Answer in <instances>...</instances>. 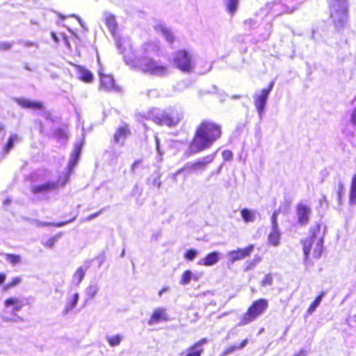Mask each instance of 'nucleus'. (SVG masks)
Here are the masks:
<instances>
[{"mask_svg": "<svg viewBox=\"0 0 356 356\" xmlns=\"http://www.w3.org/2000/svg\"><path fill=\"white\" fill-rule=\"evenodd\" d=\"M221 127L213 122L203 121L196 130L191 144L192 152L197 153L210 147L221 136Z\"/></svg>", "mask_w": 356, "mask_h": 356, "instance_id": "obj_1", "label": "nucleus"}, {"mask_svg": "<svg viewBox=\"0 0 356 356\" xmlns=\"http://www.w3.org/2000/svg\"><path fill=\"white\" fill-rule=\"evenodd\" d=\"M83 145V138L75 143L74 150L68 163V174L65 173L60 175L56 181H49L41 184L33 186V193L46 195L49 193L57 191L60 187L63 186L67 182L70 174L72 172L74 168L78 163Z\"/></svg>", "mask_w": 356, "mask_h": 356, "instance_id": "obj_2", "label": "nucleus"}, {"mask_svg": "<svg viewBox=\"0 0 356 356\" xmlns=\"http://www.w3.org/2000/svg\"><path fill=\"white\" fill-rule=\"evenodd\" d=\"M148 118L159 125L174 127L180 122L182 114L175 108H169L165 111L153 108L148 113Z\"/></svg>", "mask_w": 356, "mask_h": 356, "instance_id": "obj_3", "label": "nucleus"}, {"mask_svg": "<svg viewBox=\"0 0 356 356\" xmlns=\"http://www.w3.org/2000/svg\"><path fill=\"white\" fill-rule=\"evenodd\" d=\"M130 61L141 71L151 75L165 76L170 72L168 66L150 58L149 56L137 57L135 60Z\"/></svg>", "mask_w": 356, "mask_h": 356, "instance_id": "obj_4", "label": "nucleus"}, {"mask_svg": "<svg viewBox=\"0 0 356 356\" xmlns=\"http://www.w3.org/2000/svg\"><path fill=\"white\" fill-rule=\"evenodd\" d=\"M348 4L346 0H330V15L335 29L339 31L347 24Z\"/></svg>", "mask_w": 356, "mask_h": 356, "instance_id": "obj_5", "label": "nucleus"}, {"mask_svg": "<svg viewBox=\"0 0 356 356\" xmlns=\"http://www.w3.org/2000/svg\"><path fill=\"white\" fill-rule=\"evenodd\" d=\"M268 302L266 299H259L254 301L246 313L243 316L239 326L247 325L254 321L258 316L261 315L268 308Z\"/></svg>", "mask_w": 356, "mask_h": 356, "instance_id": "obj_6", "label": "nucleus"}, {"mask_svg": "<svg viewBox=\"0 0 356 356\" xmlns=\"http://www.w3.org/2000/svg\"><path fill=\"white\" fill-rule=\"evenodd\" d=\"M323 237L317 234H314L306 238L303 243V252L305 259L309 257L311 252H312L315 258H319L323 251Z\"/></svg>", "mask_w": 356, "mask_h": 356, "instance_id": "obj_7", "label": "nucleus"}, {"mask_svg": "<svg viewBox=\"0 0 356 356\" xmlns=\"http://www.w3.org/2000/svg\"><path fill=\"white\" fill-rule=\"evenodd\" d=\"M173 60L175 65L182 72H188L195 67L193 56L184 50L177 51Z\"/></svg>", "mask_w": 356, "mask_h": 356, "instance_id": "obj_8", "label": "nucleus"}, {"mask_svg": "<svg viewBox=\"0 0 356 356\" xmlns=\"http://www.w3.org/2000/svg\"><path fill=\"white\" fill-rule=\"evenodd\" d=\"M215 158V154L204 156L196 161L187 163L182 168L177 170L174 174V178L180 174L182 171L186 170L188 172H197L204 170L207 165L211 163Z\"/></svg>", "mask_w": 356, "mask_h": 356, "instance_id": "obj_9", "label": "nucleus"}, {"mask_svg": "<svg viewBox=\"0 0 356 356\" xmlns=\"http://www.w3.org/2000/svg\"><path fill=\"white\" fill-rule=\"evenodd\" d=\"M24 304L22 300L17 297H10L7 298L4 301V307L6 309H8L12 307V312L13 316L9 317L6 315L2 316V319L6 322H17L18 320H21V318L15 314V312H19L23 307Z\"/></svg>", "mask_w": 356, "mask_h": 356, "instance_id": "obj_10", "label": "nucleus"}, {"mask_svg": "<svg viewBox=\"0 0 356 356\" xmlns=\"http://www.w3.org/2000/svg\"><path fill=\"white\" fill-rule=\"evenodd\" d=\"M269 95L267 90H258L253 95L254 105L259 118L261 120L264 116Z\"/></svg>", "mask_w": 356, "mask_h": 356, "instance_id": "obj_11", "label": "nucleus"}, {"mask_svg": "<svg viewBox=\"0 0 356 356\" xmlns=\"http://www.w3.org/2000/svg\"><path fill=\"white\" fill-rule=\"evenodd\" d=\"M104 21L109 31L115 39L116 45L120 53H124L125 48L122 47L121 40L118 38L116 35L118 24L115 16L109 13H104Z\"/></svg>", "mask_w": 356, "mask_h": 356, "instance_id": "obj_12", "label": "nucleus"}, {"mask_svg": "<svg viewBox=\"0 0 356 356\" xmlns=\"http://www.w3.org/2000/svg\"><path fill=\"white\" fill-rule=\"evenodd\" d=\"M254 249V245H250L245 248L243 249H237L235 250H232L227 252V258L228 259V261L231 264H234V262L242 260L244 258L248 257Z\"/></svg>", "mask_w": 356, "mask_h": 356, "instance_id": "obj_13", "label": "nucleus"}, {"mask_svg": "<svg viewBox=\"0 0 356 356\" xmlns=\"http://www.w3.org/2000/svg\"><path fill=\"white\" fill-rule=\"evenodd\" d=\"M79 299V294L77 292L72 293L66 298L62 314L66 316L70 314L76 306Z\"/></svg>", "mask_w": 356, "mask_h": 356, "instance_id": "obj_14", "label": "nucleus"}, {"mask_svg": "<svg viewBox=\"0 0 356 356\" xmlns=\"http://www.w3.org/2000/svg\"><path fill=\"white\" fill-rule=\"evenodd\" d=\"M311 209L304 204H299L297 207V215L298 222L302 225H306L309 222Z\"/></svg>", "mask_w": 356, "mask_h": 356, "instance_id": "obj_15", "label": "nucleus"}, {"mask_svg": "<svg viewBox=\"0 0 356 356\" xmlns=\"http://www.w3.org/2000/svg\"><path fill=\"white\" fill-rule=\"evenodd\" d=\"M168 320L165 309L163 308L156 309L149 319L148 324L150 325L157 324L160 321H166Z\"/></svg>", "mask_w": 356, "mask_h": 356, "instance_id": "obj_16", "label": "nucleus"}, {"mask_svg": "<svg viewBox=\"0 0 356 356\" xmlns=\"http://www.w3.org/2000/svg\"><path fill=\"white\" fill-rule=\"evenodd\" d=\"M98 74L100 77L101 88L106 90H111L115 88L114 79L112 76L104 74L102 69L99 70Z\"/></svg>", "mask_w": 356, "mask_h": 356, "instance_id": "obj_17", "label": "nucleus"}, {"mask_svg": "<svg viewBox=\"0 0 356 356\" xmlns=\"http://www.w3.org/2000/svg\"><path fill=\"white\" fill-rule=\"evenodd\" d=\"M207 339L204 338L195 343L192 347L189 348L184 356H201L203 352L202 346L207 343Z\"/></svg>", "mask_w": 356, "mask_h": 356, "instance_id": "obj_18", "label": "nucleus"}, {"mask_svg": "<svg viewBox=\"0 0 356 356\" xmlns=\"http://www.w3.org/2000/svg\"><path fill=\"white\" fill-rule=\"evenodd\" d=\"M220 259V253L218 252H212L207 254L204 259L198 261L199 265L211 266L217 264Z\"/></svg>", "mask_w": 356, "mask_h": 356, "instance_id": "obj_19", "label": "nucleus"}, {"mask_svg": "<svg viewBox=\"0 0 356 356\" xmlns=\"http://www.w3.org/2000/svg\"><path fill=\"white\" fill-rule=\"evenodd\" d=\"M154 29L158 32L161 33L167 42L172 43L174 40V35L172 31L165 26L163 24L159 22L154 26Z\"/></svg>", "mask_w": 356, "mask_h": 356, "instance_id": "obj_20", "label": "nucleus"}, {"mask_svg": "<svg viewBox=\"0 0 356 356\" xmlns=\"http://www.w3.org/2000/svg\"><path fill=\"white\" fill-rule=\"evenodd\" d=\"M17 104L24 108L42 109L43 105L40 102L31 101L25 98L16 99Z\"/></svg>", "mask_w": 356, "mask_h": 356, "instance_id": "obj_21", "label": "nucleus"}, {"mask_svg": "<svg viewBox=\"0 0 356 356\" xmlns=\"http://www.w3.org/2000/svg\"><path fill=\"white\" fill-rule=\"evenodd\" d=\"M77 72H78L79 77L81 81H83L84 82H87V83H90V82L92 81L93 74L88 69H86L83 67H81V66H78Z\"/></svg>", "mask_w": 356, "mask_h": 356, "instance_id": "obj_22", "label": "nucleus"}, {"mask_svg": "<svg viewBox=\"0 0 356 356\" xmlns=\"http://www.w3.org/2000/svg\"><path fill=\"white\" fill-rule=\"evenodd\" d=\"M241 214L245 222H254L256 220L257 216L259 215L256 211L248 209H243L241 211Z\"/></svg>", "mask_w": 356, "mask_h": 356, "instance_id": "obj_23", "label": "nucleus"}, {"mask_svg": "<svg viewBox=\"0 0 356 356\" xmlns=\"http://www.w3.org/2000/svg\"><path fill=\"white\" fill-rule=\"evenodd\" d=\"M268 242L274 246H277L280 244V232L278 227H271V231L268 234Z\"/></svg>", "mask_w": 356, "mask_h": 356, "instance_id": "obj_24", "label": "nucleus"}, {"mask_svg": "<svg viewBox=\"0 0 356 356\" xmlns=\"http://www.w3.org/2000/svg\"><path fill=\"white\" fill-rule=\"evenodd\" d=\"M129 134V130L127 127H120L115 134L114 139L117 143H122L125 138Z\"/></svg>", "mask_w": 356, "mask_h": 356, "instance_id": "obj_25", "label": "nucleus"}, {"mask_svg": "<svg viewBox=\"0 0 356 356\" xmlns=\"http://www.w3.org/2000/svg\"><path fill=\"white\" fill-rule=\"evenodd\" d=\"M99 290L97 283L92 282L86 289L85 293L88 299H93Z\"/></svg>", "mask_w": 356, "mask_h": 356, "instance_id": "obj_26", "label": "nucleus"}, {"mask_svg": "<svg viewBox=\"0 0 356 356\" xmlns=\"http://www.w3.org/2000/svg\"><path fill=\"white\" fill-rule=\"evenodd\" d=\"M21 140V138L17 134H13L10 136L8 143L3 147V153L8 154L14 147L15 143Z\"/></svg>", "mask_w": 356, "mask_h": 356, "instance_id": "obj_27", "label": "nucleus"}, {"mask_svg": "<svg viewBox=\"0 0 356 356\" xmlns=\"http://www.w3.org/2000/svg\"><path fill=\"white\" fill-rule=\"evenodd\" d=\"M349 203L352 205L356 204V174L352 178Z\"/></svg>", "mask_w": 356, "mask_h": 356, "instance_id": "obj_28", "label": "nucleus"}, {"mask_svg": "<svg viewBox=\"0 0 356 356\" xmlns=\"http://www.w3.org/2000/svg\"><path fill=\"white\" fill-rule=\"evenodd\" d=\"M86 275V270L83 267L77 268L72 277V283L75 285H79L83 280Z\"/></svg>", "mask_w": 356, "mask_h": 356, "instance_id": "obj_29", "label": "nucleus"}, {"mask_svg": "<svg viewBox=\"0 0 356 356\" xmlns=\"http://www.w3.org/2000/svg\"><path fill=\"white\" fill-rule=\"evenodd\" d=\"M122 334H116L114 336H107L106 337V341L111 346H118L123 339Z\"/></svg>", "mask_w": 356, "mask_h": 356, "instance_id": "obj_30", "label": "nucleus"}, {"mask_svg": "<svg viewBox=\"0 0 356 356\" xmlns=\"http://www.w3.org/2000/svg\"><path fill=\"white\" fill-rule=\"evenodd\" d=\"M248 340L247 339H245L238 346H232L227 348L224 350L222 356H225V355H229V354L234 353L236 350H240V349L243 348L244 347L246 346V345L248 344Z\"/></svg>", "mask_w": 356, "mask_h": 356, "instance_id": "obj_31", "label": "nucleus"}, {"mask_svg": "<svg viewBox=\"0 0 356 356\" xmlns=\"http://www.w3.org/2000/svg\"><path fill=\"white\" fill-rule=\"evenodd\" d=\"M193 273L190 270H187L183 273L181 276L179 284L181 285H187L192 280Z\"/></svg>", "mask_w": 356, "mask_h": 356, "instance_id": "obj_32", "label": "nucleus"}, {"mask_svg": "<svg viewBox=\"0 0 356 356\" xmlns=\"http://www.w3.org/2000/svg\"><path fill=\"white\" fill-rule=\"evenodd\" d=\"M324 295H325V293L323 292H322L321 294L319 295L315 299V300L310 305V306L308 308L307 312L308 314H312L316 309V308L321 304Z\"/></svg>", "mask_w": 356, "mask_h": 356, "instance_id": "obj_33", "label": "nucleus"}, {"mask_svg": "<svg viewBox=\"0 0 356 356\" xmlns=\"http://www.w3.org/2000/svg\"><path fill=\"white\" fill-rule=\"evenodd\" d=\"M228 11L234 14L237 10L239 0H225Z\"/></svg>", "mask_w": 356, "mask_h": 356, "instance_id": "obj_34", "label": "nucleus"}, {"mask_svg": "<svg viewBox=\"0 0 356 356\" xmlns=\"http://www.w3.org/2000/svg\"><path fill=\"white\" fill-rule=\"evenodd\" d=\"M6 260L13 265L18 264L21 262V257L18 254H4Z\"/></svg>", "mask_w": 356, "mask_h": 356, "instance_id": "obj_35", "label": "nucleus"}, {"mask_svg": "<svg viewBox=\"0 0 356 356\" xmlns=\"http://www.w3.org/2000/svg\"><path fill=\"white\" fill-rule=\"evenodd\" d=\"M144 54L149 56L152 53H156L159 51V47L152 43H147L143 47Z\"/></svg>", "mask_w": 356, "mask_h": 356, "instance_id": "obj_36", "label": "nucleus"}, {"mask_svg": "<svg viewBox=\"0 0 356 356\" xmlns=\"http://www.w3.org/2000/svg\"><path fill=\"white\" fill-rule=\"evenodd\" d=\"M344 191H345V186H344L343 183L342 181H339L338 191H337L339 204H342V197L344 195Z\"/></svg>", "mask_w": 356, "mask_h": 356, "instance_id": "obj_37", "label": "nucleus"}, {"mask_svg": "<svg viewBox=\"0 0 356 356\" xmlns=\"http://www.w3.org/2000/svg\"><path fill=\"white\" fill-rule=\"evenodd\" d=\"M22 281V279L19 277H15L13 278V280L7 283L4 286V290H9L11 288L15 287V286L18 285Z\"/></svg>", "mask_w": 356, "mask_h": 356, "instance_id": "obj_38", "label": "nucleus"}, {"mask_svg": "<svg viewBox=\"0 0 356 356\" xmlns=\"http://www.w3.org/2000/svg\"><path fill=\"white\" fill-rule=\"evenodd\" d=\"M198 254V251L194 249H191L186 251L184 255V258L192 261L195 259V257Z\"/></svg>", "mask_w": 356, "mask_h": 356, "instance_id": "obj_39", "label": "nucleus"}, {"mask_svg": "<svg viewBox=\"0 0 356 356\" xmlns=\"http://www.w3.org/2000/svg\"><path fill=\"white\" fill-rule=\"evenodd\" d=\"M296 1L297 0H285L284 6H286V8H285L284 12H286V13L293 12L296 9V7L294 6H292L291 4Z\"/></svg>", "mask_w": 356, "mask_h": 356, "instance_id": "obj_40", "label": "nucleus"}, {"mask_svg": "<svg viewBox=\"0 0 356 356\" xmlns=\"http://www.w3.org/2000/svg\"><path fill=\"white\" fill-rule=\"evenodd\" d=\"M272 284L273 277L270 274L266 275L261 282V284L263 286H270Z\"/></svg>", "mask_w": 356, "mask_h": 356, "instance_id": "obj_41", "label": "nucleus"}, {"mask_svg": "<svg viewBox=\"0 0 356 356\" xmlns=\"http://www.w3.org/2000/svg\"><path fill=\"white\" fill-rule=\"evenodd\" d=\"M280 213L279 211H275L271 217V224L273 228L278 227L277 216Z\"/></svg>", "mask_w": 356, "mask_h": 356, "instance_id": "obj_42", "label": "nucleus"}, {"mask_svg": "<svg viewBox=\"0 0 356 356\" xmlns=\"http://www.w3.org/2000/svg\"><path fill=\"white\" fill-rule=\"evenodd\" d=\"M222 158L225 161H230L233 158V154L229 150H225L222 153Z\"/></svg>", "mask_w": 356, "mask_h": 356, "instance_id": "obj_43", "label": "nucleus"}, {"mask_svg": "<svg viewBox=\"0 0 356 356\" xmlns=\"http://www.w3.org/2000/svg\"><path fill=\"white\" fill-rule=\"evenodd\" d=\"M261 259L260 257L254 258L248 264L247 266V270L253 268L257 264H259L261 261Z\"/></svg>", "mask_w": 356, "mask_h": 356, "instance_id": "obj_44", "label": "nucleus"}, {"mask_svg": "<svg viewBox=\"0 0 356 356\" xmlns=\"http://www.w3.org/2000/svg\"><path fill=\"white\" fill-rule=\"evenodd\" d=\"M13 44L8 42H0V50L5 51L8 50L11 48Z\"/></svg>", "mask_w": 356, "mask_h": 356, "instance_id": "obj_45", "label": "nucleus"}, {"mask_svg": "<svg viewBox=\"0 0 356 356\" xmlns=\"http://www.w3.org/2000/svg\"><path fill=\"white\" fill-rule=\"evenodd\" d=\"M350 121L353 127L356 129V107L351 113Z\"/></svg>", "mask_w": 356, "mask_h": 356, "instance_id": "obj_46", "label": "nucleus"}, {"mask_svg": "<svg viewBox=\"0 0 356 356\" xmlns=\"http://www.w3.org/2000/svg\"><path fill=\"white\" fill-rule=\"evenodd\" d=\"M56 241V238L51 237L49 239H48L44 245L47 248H51L54 245Z\"/></svg>", "mask_w": 356, "mask_h": 356, "instance_id": "obj_47", "label": "nucleus"}, {"mask_svg": "<svg viewBox=\"0 0 356 356\" xmlns=\"http://www.w3.org/2000/svg\"><path fill=\"white\" fill-rule=\"evenodd\" d=\"M155 138V143H156V151L158 152V154H159L160 156H161V155L163 154V153L161 152V149H160V146H159V139L158 138L157 136H154Z\"/></svg>", "mask_w": 356, "mask_h": 356, "instance_id": "obj_48", "label": "nucleus"}, {"mask_svg": "<svg viewBox=\"0 0 356 356\" xmlns=\"http://www.w3.org/2000/svg\"><path fill=\"white\" fill-rule=\"evenodd\" d=\"M22 44L26 47H35L36 48L38 47L37 43L30 42V41H24V42H22Z\"/></svg>", "mask_w": 356, "mask_h": 356, "instance_id": "obj_49", "label": "nucleus"}, {"mask_svg": "<svg viewBox=\"0 0 356 356\" xmlns=\"http://www.w3.org/2000/svg\"><path fill=\"white\" fill-rule=\"evenodd\" d=\"M141 163V161L140 160H138V161H136L131 165V172H135L136 170L137 169V168L138 167V165L140 164Z\"/></svg>", "mask_w": 356, "mask_h": 356, "instance_id": "obj_50", "label": "nucleus"}, {"mask_svg": "<svg viewBox=\"0 0 356 356\" xmlns=\"http://www.w3.org/2000/svg\"><path fill=\"white\" fill-rule=\"evenodd\" d=\"M273 86H274V81H271L267 88H263L261 90H267L268 91V94L269 95L270 92H271V90H273Z\"/></svg>", "mask_w": 356, "mask_h": 356, "instance_id": "obj_51", "label": "nucleus"}, {"mask_svg": "<svg viewBox=\"0 0 356 356\" xmlns=\"http://www.w3.org/2000/svg\"><path fill=\"white\" fill-rule=\"evenodd\" d=\"M101 212H102V211H98V212H97V213H93V214H91L90 216H89L86 218V220H92V219H94L95 218L97 217V216L101 213Z\"/></svg>", "mask_w": 356, "mask_h": 356, "instance_id": "obj_52", "label": "nucleus"}, {"mask_svg": "<svg viewBox=\"0 0 356 356\" xmlns=\"http://www.w3.org/2000/svg\"><path fill=\"white\" fill-rule=\"evenodd\" d=\"M6 279V275L3 273H0V284H3Z\"/></svg>", "mask_w": 356, "mask_h": 356, "instance_id": "obj_53", "label": "nucleus"}, {"mask_svg": "<svg viewBox=\"0 0 356 356\" xmlns=\"http://www.w3.org/2000/svg\"><path fill=\"white\" fill-rule=\"evenodd\" d=\"M307 352L305 350H301L299 353L295 354L293 356H306Z\"/></svg>", "mask_w": 356, "mask_h": 356, "instance_id": "obj_54", "label": "nucleus"}, {"mask_svg": "<svg viewBox=\"0 0 356 356\" xmlns=\"http://www.w3.org/2000/svg\"><path fill=\"white\" fill-rule=\"evenodd\" d=\"M169 289V287L168 286H165V287H163L162 289H161L159 291V296L161 297L162 296V294L165 292H166L167 291H168Z\"/></svg>", "mask_w": 356, "mask_h": 356, "instance_id": "obj_55", "label": "nucleus"}, {"mask_svg": "<svg viewBox=\"0 0 356 356\" xmlns=\"http://www.w3.org/2000/svg\"><path fill=\"white\" fill-rule=\"evenodd\" d=\"M200 277V274H193L192 280H193L194 281H198Z\"/></svg>", "mask_w": 356, "mask_h": 356, "instance_id": "obj_56", "label": "nucleus"}, {"mask_svg": "<svg viewBox=\"0 0 356 356\" xmlns=\"http://www.w3.org/2000/svg\"><path fill=\"white\" fill-rule=\"evenodd\" d=\"M71 17H75V18L79 21V22L80 23V24H81V25H82L81 19V18H80L79 16H77V15H76L73 14V15H71Z\"/></svg>", "mask_w": 356, "mask_h": 356, "instance_id": "obj_57", "label": "nucleus"}, {"mask_svg": "<svg viewBox=\"0 0 356 356\" xmlns=\"http://www.w3.org/2000/svg\"><path fill=\"white\" fill-rule=\"evenodd\" d=\"M280 7H281V4L275 3V4H274V8L273 9L275 10V11H277V10H279Z\"/></svg>", "mask_w": 356, "mask_h": 356, "instance_id": "obj_58", "label": "nucleus"}, {"mask_svg": "<svg viewBox=\"0 0 356 356\" xmlns=\"http://www.w3.org/2000/svg\"><path fill=\"white\" fill-rule=\"evenodd\" d=\"M51 36H52V38L54 39V41H56V42L58 41V38L56 37V34L54 33H51Z\"/></svg>", "mask_w": 356, "mask_h": 356, "instance_id": "obj_59", "label": "nucleus"}, {"mask_svg": "<svg viewBox=\"0 0 356 356\" xmlns=\"http://www.w3.org/2000/svg\"><path fill=\"white\" fill-rule=\"evenodd\" d=\"M68 222H61V223H58L56 225L57 227H61L64 225H65L66 223H67Z\"/></svg>", "mask_w": 356, "mask_h": 356, "instance_id": "obj_60", "label": "nucleus"}, {"mask_svg": "<svg viewBox=\"0 0 356 356\" xmlns=\"http://www.w3.org/2000/svg\"><path fill=\"white\" fill-rule=\"evenodd\" d=\"M232 99H239L240 98V96L239 95H234L232 96Z\"/></svg>", "mask_w": 356, "mask_h": 356, "instance_id": "obj_61", "label": "nucleus"}, {"mask_svg": "<svg viewBox=\"0 0 356 356\" xmlns=\"http://www.w3.org/2000/svg\"><path fill=\"white\" fill-rule=\"evenodd\" d=\"M42 225H44V226H46V225H49V223H47V222H43V223H41Z\"/></svg>", "mask_w": 356, "mask_h": 356, "instance_id": "obj_62", "label": "nucleus"}, {"mask_svg": "<svg viewBox=\"0 0 356 356\" xmlns=\"http://www.w3.org/2000/svg\"><path fill=\"white\" fill-rule=\"evenodd\" d=\"M156 185H157V187H158V188H159V187L161 186V182H160V181H159V182L156 184Z\"/></svg>", "mask_w": 356, "mask_h": 356, "instance_id": "obj_63", "label": "nucleus"}, {"mask_svg": "<svg viewBox=\"0 0 356 356\" xmlns=\"http://www.w3.org/2000/svg\"><path fill=\"white\" fill-rule=\"evenodd\" d=\"M124 254V250L122 251V252L121 253V257H123Z\"/></svg>", "mask_w": 356, "mask_h": 356, "instance_id": "obj_64", "label": "nucleus"}]
</instances>
